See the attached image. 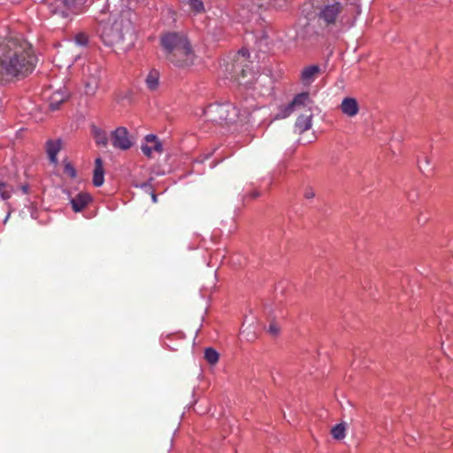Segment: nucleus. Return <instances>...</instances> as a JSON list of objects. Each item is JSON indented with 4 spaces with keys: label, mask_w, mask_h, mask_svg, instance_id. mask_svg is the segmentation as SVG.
<instances>
[{
    "label": "nucleus",
    "mask_w": 453,
    "mask_h": 453,
    "mask_svg": "<svg viewBox=\"0 0 453 453\" xmlns=\"http://www.w3.org/2000/svg\"><path fill=\"white\" fill-rule=\"evenodd\" d=\"M37 58L26 41L9 40L0 44V82L30 74Z\"/></svg>",
    "instance_id": "1"
},
{
    "label": "nucleus",
    "mask_w": 453,
    "mask_h": 453,
    "mask_svg": "<svg viewBox=\"0 0 453 453\" xmlns=\"http://www.w3.org/2000/svg\"><path fill=\"white\" fill-rule=\"evenodd\" d=\"M136 0H121L122 5L127 6L118 19L111 23L101 25V38L103 42L109 47L114 48L118 54L129 50L136 40L134 21L136 14L131 11L133 4Z\"/></svg>",
    "instance_id": "2"
},
{
    "label": "nucleus",
    "mask_w": 453,
    "mask_h": 453,
    "mask_svg": "<svg viewBox=\"0 0 453 453\" xmlns=\"http://www.w3.org/2000/svg\"><path fill=\"white\" fill-rule=\"evenodd\" d=\"M166 58L174 65L187 67L194 63L195 54L187 37L178 33H169L161 38Z\"/></svg>",
    "instance_id": "3"
},
{
    "label": "nucleus",
    "mask_w": 453,
    "mask_h": 453,
    "mask_svg": "<svg viewBox=\"0 0 453 453\" xmlns=\"http://www.w3.org/2000/svg\"><path fill=\"white\" fill-rule=\"evenodd\" d=\"M202 114L207 121L222 125L223 123L235 122L239 116V111L230 103L214 104L203 109Z\"/></svg>",
    "instance_id": "4"
},
{
    "label": "nucleus",
    "mask_w": 453,
    "mask_h": 453,
    "mask_svg": "<svg viewBox=\"0 0 453 453\" xmlns=\"http://www.w3.org/2000/svg\"><path fill=\"white\" fill-rule=\"evenodd\" d=\"M312 104L313 102L311 99L309 93L303 92L296 96L290 104L281 107L279 110V112L275 115L274 119H286L287 117L291 115L295 111L299 110L301 108L307 107L311 111Z\"/></svg>",
    "instance_id": "5"
},
{
    "label": "nucleus",
    "mask_w": 453,
    "mask_h": 453,
    "mask_svg": "<svg viewBox=\"0 0 453 453\" xmlns=\"http://www.w3.org/2000/svg\"><path fill=\"white\" fill-rule=\"evenodd\" d=\"M102 68L96 63H89L83 67V74L88 76L86 94L94 95L98 88Z\"/></svg>",
    "instance_id": "6"
},
{
    "label": "nucleus",
    "mask_w": 453,
    "mask_h": 453,
    "mask_svg": "<svg viewBox=\"0 0 453 453\" xmlns=\"http://www.w3.org/2000/svg\"><path fill=\"white\" fill-rule=\"evenodd\" d=\"M224 72L226 74V79H234L239 83H242V79L247 76V71L239 59H234L231 63L226 62L224 65Z\"/></svg>",
    "instance_id": "7"
},
{
    "label": "nucleus",
    "mask_w": 453,
    "mask_h": 453,
    "mask_svg": "<svg viewBox=\"0 0 453 453\" xmlns=\"http://www.w3.org/2000/svg\"><path fill=\"white\" fill-rule=\"evenodd\" d=\"M111 143L114 148L127 150L132 146L128 136V131L126 127H119L111 133Z\"/></svg>",
    "instance_id": "8"
},
{
    "label": "nucleus",
    "mask_w": 453,
    "mask_h": 453,
    "mask_svg": "<svg viewBox=\"0 0 453 453\" xmlns=\"http://www.w3.org/2000/svg\"><path fill=\"white\" fill-rule=\"evenodd\" d=\"M341 9L342 5L338 2H334L331 4H326L321 9L319 17L320 19L324 20L327 25L333 24L335 22L336 18L341 12Z\"/></svg>",
    "instance_id": "9"
},
{
    "label": "nucleus",
    "mask_w": 453,
    "mask_h": 453,
    "mask_svg": "<svg viewBox=\"0 0 453 453\" xmlns=\"http://www.w3.org/2000/svg\"><path fill=\"white\" fill-rule=\"evenodd\" d=\"M339 108L344 115L349 118L355 117L359 111L357 101L353 97H344Z\"/></svg>",
    "instance_id": "10"
},
{
    "label": "nucleus",
    "mask_w": 453,
    "mask_h": 453,
    "mask_svg": "<svg viewBox=\"0 0 453 453\" xmlns=\"http://www.w3.org/2000/svg\"><path fill=\"white\" fill-rule=\"evenodd\" d=\"M91 201V196L88 193L81 192L73 197L70 201L73 210L75 212L81 211Z\"/></svg>",
    "instance_id": "11"
},
{
    "label": "nucleus",
    "mask_w": 453,
    "mask_h": 453,
    "mask_svg": "<svg viewBox=\"0 0 453 453\" xmlns=\"http://www.w3.org/2000/svg\"><path fill=\"white\" fill-rule=\"evenodd\" d=\"M320 69L318 65H310L304 68L301 73V80L304 85H309L315 81Z\"/></svg>",
    "instance_id": "12"
},
{
    "label": "nucleus",
    "mask_w": 453,
    "mask_h": 453,
    "mask_svg": "<svg viewBox=\"0 0 453 453\" xmlns=\"http://www.w3.org/2000/svg\"><path fill=\"white\" fill-rule=\"evenodd\" d=\"M419 170L425 175H430L434 171V165L431 162V157L426 153H421L418 157Z\"/></svg>",
    "instance_id": "13"
},
{
    "label": "nucleus",
    "mask_w": 453,
    "mask_h": 453,
    "mask_svg": "<svg viewBox=\"0 0 453 453\" xmlns=\"http://www.w3.org/2000/svg\"><path fill=\"white\" fill-rule=\"evenodd\" d=\"M104 172L103 167V160L97 157L95 161V169L93 173V184L96 187H100L104 181Z\"/></svg>",
    "instance_id": "14"
},
{
    "label": "nucleus",
    "mask_w": 453,
    "mask_h": 453,
    "mask_svg": "<svg viewBox=\"0 0 453 453\" xmlns=\"http://www.w3.org/2000/svg\"><path fill=\"white\" fill-rule=\"evenodd\" d=\"M311 119L312 114L309 115H300L296 121V130L302 134L311 127Z\"/></svg>",
    "instance_id": "15"
},
{
    "label": "nucleus",
    "mask_w": 453,
    "mask_h": 453,
    "mask_svg": "<svg viewBox=\"0 0 453 453\" xmlns=\"http://www.w3.org/2000/svg\"><path fill=\"white\" fill-rule=\"evenodd\" d=\"M92 135L97 145L106 147L108 145V135L107 133L96 126L91 127Z\"/></svg>",
    "instance_id": "16"
},
{
    "label": "nucleus",
    "mask_w": 453,
    "mask_h": 453,
    "mask_svg": "<svg viewBox=\"0 0 453 453\" xmlns=\"http://www.w3.org/2000/svg\"><path fill=\"white\" fill-rule=\"evenodd\" d=\"M61 149V142L60 140L58 141H49L47 142V153L49 156V158L51 163L57 164V155L58 151Z\"/></svg>",
    "instance_id": "17"
},
{
    "label": "nucleus",
    "mask_w": 453,
    "mask_h": 453,
    "mask_svg": "<svg viewBox=\"0 0 453 453\" xmlns=\"http://www.w3.org/2000/svg\"><path fill=\"white\" fill-rule=\"evenodd\" d=\"M159 76H160L159 72L157 69H151L149 72V73L145 79V83H146L147 88L150 90L154 91L158 88Z\"/></svg>",
    "instance_id": "18"
},
{
    "label": "nucleus",
    "mask_w": 453,
    "mask_h": 453,
    "mask_svg": "<svg viewBox=\"0 0 453 453\" xmlns=\"http://www.w3.org/2000/svg\"><path fill=\"white\" fill-rule=\"evenodd\" d=\"M67 95L60 90L56 91L50 97V108L52 111L58 109L59 105L66 99Z\"/></svg>",
    "instance_id": "19"
},
{
    "label": "nucleus",
    "mask_w": 453,
    "mask_h": 453,
    "mask_svg": "<svg viewBox=\"0 0 453 453\" xmlns=\"http://www.w3.org/2000/svg\"><path fill=\"white\" fill-rule=\"evenodd\" d=\"M347 423L342 422L335 425L331 429V434L335 440H342L346 436Z\"/></svg>",
    "instance_id": "20"
},
{
    "label": "nucleus",
    "mask_w": 453,
    "mask_h": 453,
    "mask_svg": "<svg viewBox=\"0 0 453 453\" xmlns=\"http://www.w3.org/2000/svg\"><path fill=\"white\" fill-rule=\"evenodd\" d=\"M141 149L144 155L147 157H151L153 151L161 153L163 151V145L160 142H157L155 144L152 143L151 145H142Z\"/></svg>",
    "instance_id": "21"
},
{
    "label": "nucleus",
    "mask_w": 453,
    "mask_h": 453,
    "mask_svg": "<svg viewBox=\"0 0 453 453\" xmlns=\"http://www.w3.org/2000/svg\"><path fill=\"white\" fill-rule=\"evenodd\" d=\"M13 192V188L12 185L0 181V198L3 200H7L11 197L12 193Z\"/></svg>",
    "instance_id": "22"
},
{
    "label": "nucleus",
    "mask_w": 453,
    "mask_h": 453,
    "mask_svg": "<svg viewBox=\"0 0 453 453\" xmlns=\"http://www.w3.org/2000/svg\"><path fill=\"white\" fill-rule=\"evenodd\" d=\"M59 6H63L67 10H72L78 5H81L84 0H54Z\"/></svg>",
    "instance_id": "23"
},
{
    "label": "nucleus",
    "mask_w": 453,
    "mask_h": 453,
    "mask_svg": "<svg viewBox=\"0 0 453 453\" xmlns=\"http://www.w3.org/2000/svg\"><path fill=\"white\" fill-rule=\"evenodd\" d=\"M204 358L209 364L214 365L219 360V353L212 348H207L204 350Z\"/></svg>",
    "instance_id": "24"
},
{
    "label": "nucleus",
    "mask_w": 453,
    "mask_h": 453,
    "mask_svg": "<svg viewBox=\"0 0 453 453\" xmlns=\"http://www.w3.org/2000/svg\"><path fill=\"white\" fill-rule=\"evenodd\" d=\"M188 4L196 12H200L203 9V4L200 0H188Z\"/></svg>",
    "instance_id": "25"
},
{
    "label": "nucleus",
    "mask_w": 453,
    "mask_h": 453,
    "mask_svg": "<svg viewBox=\"0 0 453 453\" xmlns=\"http://www.w3.org/2000/svg\"><path fill=\"white\" fill-rule=\"evenodd\" d=\"M75 42L78 45L85 46L88 43V36L84 34H78L75 36Z\"/></svg>",
    "instance_id": "26"
},
{
    "label": "nucleus",
    "mask_w": 453,
    "mask_h": 453,
    "mask_svg": "<svg viewBox=\"0 0 453 453\" xmlns=\"http://www.w3.org/2000/svg\"><path fill=\"white\" fill-rule=\"evenodd\" d=\"M267 332L272 335H277L280 332V326L277 325V323L272 322L267 328Z\"/></svg>",
    "instance_id": "27"
},
{
    "label": "nucleus",
    "mask_w": 453,
    "mask_h": 453,
    "mask_svg": "<svg viewBox=\"0 0 453 453\" xmlns=\"http://www.w3.org/2000/svg\"><path fill=\"white\" fill-rule=\"evenodd\" d=\"M136 187L141 188L146 193H150L151 191L154 190L150 180L146 181V182H143V183H141L140 185H136Z\"/></svg>",
    "instance_id": "28"
},
{
    "label": "nucleus",
    "mask_w": 453,
    "mask_h": 453,
    "mask_svg": "<svg viewBox=\"0 0 453 453\" xmlns=\"http://www.w3.org/2000/svg\"><path fill=\"white\" fill-rule=\"evenodd\" d=\"M418 198V193L416 190H413V191H411L407 194V199L411 202V203H414L416 201V199Z\"/></svg>",
    "instance_id": "29"
},
{
    "label": "nucleus",
    "mask_w": 453,
    "mask_h": 453,
    "mask_svg": "<svg viewBox=\"0 0 453 453\" xmlns=\"http://www.w3.org/2000/svg\"><path fill=\"white\" fill-rule=\"evenodd\" d=\"M145 141L147 142V143H151V144H152V143H154V144H155L157 142H159V141L157 140V136H156V135H154V134H147V135L145 136Z\"/></svg>",
    "instance_id": "30"
},
{
    "label": "nucleus",
    "mask_w": 453,
    "mask_h": 453,
    "mask_svg": "<svg viewBox=\"0 0 453 453\" xmlns=\"http://www.w3.org/2000/svg\"><path fill=\"white\" fill-rule=\"evenodd\" d=\"M315 196V192L311 188H306L304 192V197L307 199H311Z\"/></svg>",
    "instance_id": "31"
},
{
    "label": "nucleus",
    "mask_w": 453,
    "mask_h": 453,
    "mask_svg": "<svg viewBox=\"0 0 453 453\" xmlns=\"http://www.w3.org/2000/svg\"><path fill=\"white\" fill-rule=\"evenodd\" d=\"M249 56V51L248 50H245V49H242L241 50H239L238 52V56L236 57L237 58L236 59H239L240 60V58H246L247 57Z\"/></svg>",
    "instance_id": "32"
},
{
    "label": "nucleus",
    "mask_w": 453,
    "mask_h": 453,
    "mask_svg": "<svg viewBox=\"0 0 453 453\" xmlns=\"http://www.w3.org/2000/svg\"><path fill=\"white\" fill-rule=\"evenodd\" d=\"M65 170L68 173H70V175H72L73 177L75 176V170L70 166V165H66L65 167Z\"/></svg>",
    "instance_id": "33"
},
{
    "label": "nucleus",
    "mask_w": 453,
    "mask_h": 453,
    "mask_svg": "<svg viewBox=\"0 0 453 453\" xmlns=\"http://www.w3.org/2000/svg\"><path fill=\"white\" fill-rule=\"evenodd\" d=\"M150 194V196H151L152 202H153L154 203H156L157 202V195L154 193V190H153V191H151Z\"/></svg>",
    "instance_id": "34"
},
{
    "label": "nucleus",
    "mask_w": 453,
    "mask_h": 453,
    "mask_svg": "<svg viewBox=\"0 0 453 453\" xmlns=\"http://www.w3.org/2000/svg\"><path fill=\"white\" fill-rule=\"evenodd\" d=\"M22 191H23L24 193H27V192H28V186H27V185L23 186V187H22Z\"/></svg>",
    "instance_id": "35"
},
{
    "label": "nucleus",
    "mask_w": 453,
    "mask_h": 453,
    "mask_svg": "<svg viewBox=\"0 0 453 453\" xmlns=\"http://www.w3.org/2000/svg\"><path fill=\"white\" fill-rule=\"evenodd\" d=\"M59 12L62 14V16L64 17H66L67 16V13L65 12V11H59Z\"/></svg>",
    "instance_id": "36"
},
{
    "label": "nucleus",
    "mask_w": 453,
    "mask_h": 453,
    "mask_svg": "<svg viewBox=\"0 0 453 453\" xmlns=\"http://www.w3.org/2000/svg\"><path fill=\"white\" fill-rule=\"evenodd\" d=\"M252 197H257L259 196V194L257 192H254L252 195Z\"/></svg>",
    "instance_id": "37"
},
{
    "label": "nucleus",
    "mask_w": 453,
    "mask_h": 453,
    "mask_svg": "<svg viewBox=\"0 0 453 453\" xmlns=\"http://www.w3.org/2000/svg\"><path fill=\"white\" fill-rule=\"evenodd\" d=\"M9 216H10V212H9V213L7 214V216L5 217V219H4V223L8 220Z\"/></svg>",
    "instance_id": "38"
},
{
    "label": "nucleus",
    "mask_w": 453,
    "mask_h": 453,
    "mask_svg": "<svg viewBox=\"0 0 453 453\" xmlns=\"http://www.w3.org/2000/svg\"><path fill=\"white\" fill-rule=\"evenodd\" d=\"M179 58H185V56H184L183 54H180V55H179Z\"/></svg>",
    "instance_id": "39"
},
{
    "label": "nucleus",
    "mask_w": 453,
    "mask_h": 453,
    "mask_svg": "<svg viewBox=\"0 0 453 453\" xmlns=\"http://www.w3.org/2000/svg\"><path fill=\"white\" fill-rule=\"evenodd\" d=\"M389 136H390V134H389V133H388V134H387V137H386L385 141H387L388 139H389Z\"/></svg>",
    "instance_id": "40"
}]
</instances>
